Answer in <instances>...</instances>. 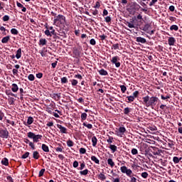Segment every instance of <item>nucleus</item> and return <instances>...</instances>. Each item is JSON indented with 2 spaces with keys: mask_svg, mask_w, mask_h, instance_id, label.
Returning <instances> with one entry per match:
<instances>
[{
  "mask_svg": "<svg viewBox=\"0 0 182 182\" xmlns=\"http://www.w3.org/2000/svg\"><path fill=\"white\" fill-rule=\"evenodd\" d=\"M143 104L146 105V107H153L157 105V102H159V97H149L146 95V97H142Z\"/></svg>",
  "mask_w": 182,
  "mask_h": 182,
  "instance_id": "f257e3e1",
  "label": "nucleus"
},
{
  "mask_svg": "<svg viewBox=\"0 0 182 182\" xmlns=\"http://www.w3.org/2000/svg\"><path fill=\"white\" fill-rule=\"evenodd\" d=\"M120 170L122 173H125L128 177H130V182H137V178L132 176V174H133L132 169H128L126 166H123L121 167Z\"/></svg>",
  "mask_w": 182,
  "mask_h": 182,
  "instance_id": "f03ea898",
  "label": "nucleus"
},
{
  "mask_svg": "<svg viewBox=\"0 0 182 182\" xmlns=\"http://www.w3.org/2000/svg\"><path fill=\"white\" fill-rule=\"evenodd\" d=\"M66 22V17L63 15L59 14L58 16H55L54 18V25L57 26L58 25H62V23H65Z\"/></svg>",
  "mask_w": 182,
  "mask_h": 182,
  "instance_id": "7ed1b4c3",
  "label": "nucleus"
},
{
  "mask_svg": "<svg viewBox=\"0 0 182 182\" xmlns=\"http://www.w3.org/2000/svg\"><path fill=\"white\" fill-rule=\"evenodd\" d=\"M27 136L28 137V139H33V141L34 143H38V141H39V140H42V135L41 134H35V133L33 132H28L27 134Z\"/></svg>",
  "mask_w": 182,
  "mask_h": 182,
  "instance_id": "20e7f679",
  "label": "nucleus"
},
{
  "mask_svg": "<svg viewBox=\"0 0 182 182\" xmlns=\"http://www.w3.org/2000/svg\"><path fill=\"white\" fill-rule=\"evenodd\" d=\"M9 136V132L6 129H1L0 130V136H1L3 139H8V136Z\"/></svg>",
  "mask_w": 182,
  "mask_h": 182,
  "instance_id": "39448f33",
  "label": "nucleus"
},
{
  "mask_svg": "<svg viewBox=\"0 0 182 182\" xmlns=\"http://www.w3.org/2000/svg\"><path fill=\"white\" fill-rule=\"evenodd\" d=\"M119 56H114L111 60L112 63L115 64L116 68H120V62H117V60H119Z\"/></svg>",
  "mask_w": 182,
  "mask_h": 182,
  "instance_id": "423d86ee",
  "label": "nucleus"
},
{
  "mask_svg": "<svg viewBox=\"0 0 182 182\" xmlns=\"http://www.w3.org/2000/svg\"><path fill=\"white\" fill-rule=\"evenodd\" d=\"M58 129H60V133H63L64 134H68V129L66 127L60 125V124H57Z\"/></svg>",
  "mask_w": 182,
  "mask_h": 182,
  "instance_id": "0eeeda50",
  "label": "nucleus"
},
{
  "mask_svg": "<svg viewBox=\"0 0 182 182\" xmlns=\"http://www.w3.org/2000/svg\"><path fill=\"white\" fill-rule=\"evenodd\" d=\"M168 43L169 46H174V44L176 43V38H174V37H169L168 39Z\"/></svg>",
  "mask_w": 182,
  "mask_h": 182,
  "instance_id": "6e6552de",
  "label": "nucleus"
},
{
  "mask_svg": "<svg viewBox=\"0 0 182 182\" xmlns=\"http://www.w3.org/2000/svg\"><path fill=\"white\" fill-rule=\"evenodd\" d=\"M11 90L12 92H14V93H16V92L19 90V87H18V85H16V83H13L11 85Z\"/></svg>",
  "mask_w": 182,
  "mask_h": 182,
  "instance_id": "1a4fd4ad",
  "label": "nucleus"
},
{
  "mask_svg": "<svg viewBox=\"0 0 182 182\" xmlns=\"http://www.w3.org/2000/svg\"><path fill=\"white\" fill-rule=\"evenodd\" d=\"M132 6L133 7L135 11H139L141 6L139 5V4L136 3V1L132 3Z\"/></svg>",
  "mask_w": 182,
  "mask_h": 182,
  "instance_id": "9d476101",
  "label": "nucleus"
},
{
  "mask_svg": "<svg viewBox=\"0 0 182 182\" xmlns=\"http://www.w3.org/2000/svg\"><path fill=\"white\" fill-rule=\"evenodd\" d=\"M21 56H22V49L18 48L16 51V59H21Z\"/></svg>",
  "mask_w": 182,
  "mask_h": 182,
  "instance_id": "9b49d317",
  "label": "nucleus"
},
{
  "mask_svg": "<svg viewBox=\"0 0 182 182\" xmlns=\"http://www.w3.org/2000/svg\"><path fill=\"white\" fill-rule=\"evenodd\" d=\"M98 179L101 180L102 181H105L106 180V175L103 173H100V174L97 175Z\"/></svg>",
  "mask_w": 182,
  "mask_h": 182,
  "instance_id": "f8f14e48",
  "label": "nucleus"
},
{
  "mask_svg": "<svg viewBox=\"0 0 182 182\" xmlns=\"http://www.w3.org/2000/svg\"><path fill=\"white\" fill-rule=\"evenodd\" d=\"M136 42H139L140 43H146L147 41L144 38L137 37Z\"/></svg>",
  "mask_w": 182,
  "mask_h": 182,
  "instance_id": "ddd939ff",
  "label": "nucleus"
},
{
  "mask_svg": "<svg viewBox=\"0 0 182 182\" xmlns=\"http://www.w3.org/2000/svg\"><path fill=\"white\" fill-rule=\"evenodd\" d=\"M47 41H46V38H41L38 43V45L41 46H45V45H46Z\"/></svg>",
  "mask_w": 182,
  "mask_h": 182,
  "instance_id": "4468645a",
  "label": "nucleus"
},
{
  "mask_svg": "<svg viewBox=\"0 0 182 182\" xmlns=\"http://www.w3.org/2000/svg\"><path fill=\"white\" fill-rule=\"evenodd\" d=\"M42 150H43L46 153H49V146H48L46 144H43L41 146Z\"/></svg>",
  "mask_w": 182,
  "mask_h": 182,
  "instance_id": "2eb2a0df",
  "label": "nucleus"
},
{
  "mask_svg": "<svg viewBox=\"0 0 182 182\" xmlns=\"http://www.w3.org/2000/svg\"><path fill=\"white\" fill-rule=\"evenodd\" d=\"M40 157L39 152L38 151H35L33 153V159H35L36 160H38Z\"/></svg>",
  "mask_w": 182,
  "mask_h": 182,
  "instance_id": "dca6fc26",
  "label": "nucleus"
},
{
  "mask_svg": "<svg viewBox=\"0 0 182 182\" xmlns=\"http://www.w3.org/2000/svg\"><path fill=\"white\" fill-rule=\"evenodd\" d=\"M92 143L93 147H96V144H97V138L95 136L92 137Z\"/></svg>",
  "mask_w": 182,
  "mask_h": 182,
  "instance_id": "f3484780",
  "label": "nucleus"
},
{
  "mask_svg": "<svg viewBox=\"0 0 182 182\" xmlns=\"http://www.w3.org/2000/svg\"><path fill=\"white\" fill-rule=\"evenodd\" d=\"M91 160L94 161L96 164H100V161L95 156H91Z\"/></svg>",
  "mask_w": 182,
  "mask_h": 182,
  "instance_id": "a211bd4d",
  "label": "nucleus"
},
{
  "mask_svg": "<svg viewBox=\"0 0 182 182\" xmlns=\"http://www.w3.org/2000/svg\"><path fill=\"white\" fill-rule=\"evenodd\" d=\"M107 164L112 168L114 167V162L113 161V159L110 158L107 159Z\"/></svg>",
  "mask_w": 182,
  "mask_h": 182,
  "instance_id": "6ab92c4d",
  "label": "nucleus"
},
{
  "mask_svg": "<svg viewBox=\"0 0 182 182\" xmlns=\"http://www.w3.org/2000/svg\"><path fill=\"white\" fill-rule=\"evenodd\" d=\"M10 38H11V37H9V36L4 37L1 40L2 43H8Z\"/></svg>",
  "mask_w": 182,
  "mask_h": 182,
  "instance_id": "aec40b11",
  "label": "nucleus"
},
{
  "mask_svg": "<svg viewBox=\"0 0 182 182\" xmlns=\"http://www.w3.org/2000/svg\"><path fill=\"white\" fill-rule=\"evenodd\" d=\"M1 164L3 166H8L9 164V161L6 158H4L1 161Z\"/></svg>",
  "mask_w": 182,
  "mask_h": 182,
  "instance_id": "412c9836",
  "label": "nucleus"
},
{
  "mask_svg": "<svg viewBox=\"0 0 182 182\" xmlns=\"http://www.w3.org/2000/svg\"><path fill=\"white\" fill-rule=\"evenodd\" d=\"M100 75H101L102 76H107L108 73L107 71H106L105 69H101L99 71Z\"/></svg>",
  "mask_w": 182,
  "mask_h": 182,
  "instance_id": "4be33fe9",
  "label": "nucleus"
},
{
  "mask_svg": "<svg viewBox=\"0 0 182 182\" xmlns=\"http://www.w3.org/2000/svg\"><path fill=\"white\" fill-rule=\"evenodd\" d=\"M150 26H151V24L146 23L144 25V28H142V31H144V32H147L149 29L150 28Z\"/></svg>",
  "mask_w": 182,
  "mask_h": 182,
  "instance_id": "5701e85b",
  "label": "nucleus"
},
{
  "mask_svg": "<svg viewBox=\"0 0 182 182\" xmlns=\"http://www.w3.org/2000/svg\"><path fill=\"white\" fill-rule=\"evenodd\" d=\"M180 160H181V157L180 159H178V157L177 156H174L173 158V163H175V164H178V163H180Z\"/></svg>",
  "mask_w": 182,
  "mask_h": 182,
  "instance_id": "b1692460",
  "label": "nucleus"
},
{
  "mask_svg": "<svg viewBox=\"0 0 182 182\" xmlns=\"http://www.w3.org/2000/svg\"><path fill=\"white\" fill-rule=\"evenodd\" d=\"M88 173H89V170L88 169H85L84 171H80V174L81 176H87Z\"/></svg>",
  "mask_w": 182,
  "mask_h": 182,
  "instance_id": "393cba45",
  "label": "nucleus"
},
{
  "mask_svg": "<svg viewBox=\"0 0 182 182\" xmlns=\"http://www.w3.org/2000/svg\"><path fill=\"white\" fill-rule=\"evenodd\" d=\"M109 149L112 151L113 153L117 151V146L116 145H109Z\"/></svg>",
  "mask_w": 182,
  "mask_h": 182,
  "instance_id": "a878e982",
  "label": "nucleus"
},
{
  "mask_svg": "<svg viewBox=\"0 0 182 182\" xmlns=\"http://www.w3.org/2000/svg\"><path fill=\"white\" fill-rule=\"evenodd\" d=\"M170 31H178V26L177 25L171 26Z\"/></svg>",
  "mask_w": 182,
  "mask_h": 182,
  "instance_id": "bb28decb",
  "label": "nucleus"
},
{
  "mask_svg": "<svg viewBox=\"0 0 182 182\" xmlns=\"http://www.w3.org/2000/svg\"><path fill=\"white\" fill-rule=\"evenodd\" d=\"M6 95H7V96H13L14 97H16V95L14 94L12 92H11V90L6 91Z\"/></svg>",
  "mask_w": 182,
  "mask_h": 182,
  "instance_id": "cd10ccee",
  "label": "nucleus"
},
{
  "mask_svg": "<svg viewBox=\"0 0 182 182\" xmlns=\"http://www.w3.org/2000/svg\"><path fill=\"white\" fill-rule=\"evenodd\" d=\"M32 123H33V117H28L27 119V124H32Z\"/></svg>",
  "mask_w": 182,
  "mask_h": 182,
  "instance_id": "c85d7f7f",
  "label": "nucleus"
},
{
  "mask_svg": "<svg viewBox=\"0 0 182 182\" xmlns=\"http://www.w3.org/2000/svg\"><path fill=\"white\" fill-rule=\"evenodd\" d=\"M119 133H122V134H124L126 132V128L124 127H120L119 128Z\"/></svg>",
  "mask_w": 182,
  "mask_h": 182,
  "instance_id": "c756f323",
  "label": "nucleus"
},
{
  "mask_svg": "<svg viewBox=\"0 0 182 182\" xmlns=\"http://www.w3.org/2000/svg\"><path fill=\"white\" fill-rule=\"evenodd\" d=\"M83 126H85V127H87V129H92V127H93L92 124H87L86 122L83 123Z\"/></svg>",
  "mask_w": 182,
  "mask_h": 182,
  "instance_id": "7c9ffc66",
  "label": "nucleus"
},
{
  "mask_svg": "<svg viewBox=\"0 0 182 182\" xmlns=\"http://www.w3.org/2000/svg\"><path fill=\"white\" fill-rule=\"evenodd\" d=\"M28 80H31V82H33V80H35V75H33V74H30L28 76Z\"/></svg>",
  "mask_w": 182,
  "mask_h": 182,
  "instance_id": "2f4dec72",
  "label": "nucleus"
},
{
  "mask_svg": "<svg viewBox=\"0 0 182 182\" xmlns=\"http://www.w3.org/2000/svg\"><path fill=\"white\" fill-rule=\"evenodd\" d=\"M67 146H68V147H73V141L70 139L67 141Z\"/></svg>",
  "mask_w": 182,
  "mask_h": 182,
  "instance_id": "473e14b6",
  "label": "nucleus"
},
{
  "mask_svg": "<svg viewBox=\"0 0 182 182\" xmlns=\"http://www.w3.org/2000/svg\"><path fill=\"white\" fill-rule=\"evenodd\" d=\"M11 33H12V35H18L19 33L18 30H16V28H12L11 30Z\"/></svg>",
  "mask_w": 182,
  "mask_h": 182,
  "instance_id": "72a5a7b5",
  "label": "nucleus"
},
{
  "mask_svg": "<svg viewBox=\"0 0 182 182\" xmlns=\"http://www.w3.org/2000/svg\"><path fill=\"white\" fill-rule=\"evenodd\" d=\"M9 105H15V99L14 97L9 98Z\"/></svg>",
  "mask_w": 182,
  "mask_h": 182,
  "instance_id": "f704fd0d",
  "label": "nucleus"
},
{
  "mask_svg": "<svg viewBox=\"0 0 182 182\" xmlns=\"http://www.w3.org/2000/svg\"><path fill=\"white\" fill-rule=\"evenodd\" d=\"M120 89L122 93H126V90H127V87H126L124 85H120Z\"/></svg>",
  "mask_w": 182,
  "mask_h": 182,
  "instance_id": "c9c22d12",
  "label": "nucleus"
},
{
  "mask_svg": "<svg viewBox=\"0 0 182 182\" xmlns=\"http://www.w3.org/2000/svg\"><path fill=\"white\" fill-rule=\"evenodd\" d=\"M87 118V114H86L85 112L81 114V119L86 120Z\"/></svg>",
  "mask_w": 182,
  "mask_h": 182,
  "instance_id": "e433bc0d",
  "label": "nucleus"
},
{
  "mask_svg": "<svg viewBox=\"0 0 182 182\" xmlns=\"http://www.w3.org/2000/svg\"><path fill=\"white\" fill-rule=\"evenodd\" d=\"M141 176L143 178H147L149 177V173L147 172H143Z\"/></svg>",
  "mask_w": 182,
  "mask_h": 182,
  "instance_id": "4c0bfd02",
  "label": "nucleus"
},
{
  "mask_svg": "<svg viewBox=\"0 0 182 182\" xmlns=\"http://www.w3.org/2000/svg\"><path fill=\"white\" fill-rule=\"evenodd\" d=\"M129 112H130V108H129V107L124 108V114L129 115Z\"/></svg>",
  "mask_w": 182,
  "mask_h": 182,
  "instance_id": "58836bf2",
  "label": "nucleus"
},
{
  "mask_svg": "<svg viewBox=\"0 0 182 182\" xmlns=\"http://www.w3.org/2000/svg\"><path fill=\"white\" fill-rule=\"evenodd\" d=\"M127 25L128 27H129L131 28H136V26H134V24L133 23H131V22H129V21L127 22Z\"/></svg>",
  "mask_w": 182,
  "mask_h": 182,
  "instance_id": "ea45409f",
  "label": "nucleus"
},
{
  "mask_svg": "<svg viewBox=\"0 0 182 182\" xmlns=\"http://www.w3.org/2000/svg\"><path fill=\"white\" fill-rule=\"evenodd\" d=\"M127 100H129L128 102H134V96H128L127 97Z\"/></svg>",
  "mask_w": 182,
  "mask_h": 182,
  "instance_id": "a19ab883",
  "label": "nucleus"
},
{
  "mask_svg": "<svg viewBox=\"0 0 182 182\" xmlns=\"http://www.w3.org/2000/svg\"><path fill=\"white\" fill-rule=\"evenodd\" d=\"M105 22H107V23H109V22H112V17L111 16H107L105 18Z\"/></svg>",
  "mask_w": 182,
  "mask_h": 182,
  "instance_id": "79ce46f5",
  "label": "nucleus"
},
{
  "mask_svg": "<svg viewBox=\"0 0 182 182\" xmlns=\"http://www.w3.org/2000/svg\"><path fill=\"white\" fill-rule=\"evenodd\" d=\"M71 84H72V86H77V80H72Z\"/></svg>",
  "mask_w": 182,
  "mask_h": 182,
  "instance_id": "37998d69",
  "label": "nucleus"
},
{
  "mask_svg": "<svg viewBox=\"0 0 182 182\" xmlns=\"http://www.w3.org/2000/svg\"><path fill=\"white\" fill-rule=\"evenodd\" d=\"M44 173H45V168H42V169L39 171L38 176L42 177Z\"/></svg>",
  "mask_w": 182,
  "mask_h": 182,
  "instance_id": "c03bdc74",
  "label": "nucleus"
},
{
  "mask_svg": "<svg viewBox=\"0 0 182 182\" xmlns=\"http://www.w3.org/2000/svg\"><path fill=\"white\" fill-rule=\"evenodd\" d=\"M61 83H68V77H63L61 78Z\"/></svg>",
  "mask_w": 182,
  "mask_h": 182,
  "instance_id": "a18cd8bd",
  "label": "nucleus"
},
{
  "mask_svg": "<svg viewBox=\"0 0 182 182\" xmlns=\"http://www.w3.org/2000/svg\"><path fill=\"white\" fill-rule=\"evenodd\" d=\"M80 154H86V149H85V148H80Z\"/></svg>",
  "mask_w": 182,
  "mask_h": 182,
  "instance_id": "49530a36",
  "label": "nucleus"
},
{
  "mask_svg": "<svg viewBox=\"0 0 182 182\" xmlns=\"http://www.w3.org/2000/svg\"><path fill=\"white\" fill-rule=\"evenodd\" d=\"M29 157V152H26L24 154L22 155V159H28Z\"/></svg>",
  "mask_w": 182,
  "mask_h": 182,
  "instance_id": "de8ad7c7",
  "label": "nucleus"
},
{
  "mask_svg": "<svg viewBox=\"0 0 182 182\" xmlns=\"http://www.w3.org/2000/svg\"><path fill=\"white\" fill-rule=\"evenodd\" d=\"M107 143H113V136H109V138L107 139Z\"/></svg>",
  "mask_w": 182,
  "mask_h": 182,
  "instance_id": "09e8293b",
  "label": "nucleus"
},
{
  "mask_svg": "<svg viewBox=\"0 0 182 182\" xmlns=\"http://www.w3.org/2000/svg\"><path fill=\"white\" fill-rule=\"evenodd\" d=\"M73 166L74 168H76L78 167V166H79V162H77V161H75L73 162Z\"/></svg>",
  "mask_w": 182,
  "mask_h": 182,
  "instance_id": "8fccbe9b",
  "label": "nucleus"
},
{
  "mask_svg": "<svg viewBox=\"0 0 182 182\" xmlns=\"http://www.w3.org/2000/svg\"><path fill=\"white\" fill-rule=\"evenodd\" d=\"M43 76V74L42 73H38V74H36V77H38V79H42Z\"/></svg>",
  "mask_w": 182,
  "mask_h": 182,
  "instance_id": "3c124183",
  "label": "nucleus"
},
{
  "mask_svg": "<svg viewBox=\"0 0 182 182\" xmlns=\"http://www.w3.org/2000/svg\"><path fill=\"white\" fill-rule=\"evenodd\" d=\"M6 123H9V124H11V126H15V122H14V121H11L9 119H7Z\"/></svg>",
  "mask_w": 182,
  "mask_h": 182,
  "instance_id": "603ef678",
  "label": "nucleus"
},
{
  "mask_svg": "<svg viewBox=\"0 0 182 182\" xmlns=\"http://www.w3.org/2000/svg\"><path fill=\"white\" fill-rule=\"evenodd\" d=\"M3 21H4V22H6V21H9V16H4V17H3Z\"/></svg>",
  "mask_w": 182,
  "mask_h": 182,
  "instance_id": "864d4df0",
  "label": "nucleus"
},
{
  "mask_svg": "<svg viewBox=\"0 0 182 182\" xmlns=\"http://www.w3.org/2000/svg\"><path fill=\"white\" fill-rule=\"evenodd\" d=\"M137 153H139V151H137L136 149H132V154L136 155V154H137Z\"/></svg>",
  "mask_w": 182,
  "mask_h": 182,
  "instance_id": "5fc2aeb1",
  "label": "nucleus"
},
{
  "mask_svg": "<svg viewBox=\"0 0 182 182\" xmlns=\"http://www.w3.org/2000/svg\"><path fill=\"white\" fill-rule=\"evenodd\" d=\"M45 35H46L47 36H52V34H50V31H49V29H47L45 31Z\"/></svg>",
  "mask_w": 182,
  "mask_h": 182,
  "instance_id": "6e6d98bb",
  "label": "nucleus"
},
{
  "mask_svg": "<svg viewBox=\"0 0 182 182\" xmlns=\"http://www.w3.org/2000/svg\"><path fill=\"white\" fill-rule=\"evenodd\" d=\"M176 20L177 18L176 17L169 16V21H171V22H176Z\"/></svg>",
  "mask_w": 182,
  "mask_h": 182,
  "instance_id": "4d7b16f0",
  "label": "nucleus"
},
{
  "mask_svg": "<svg viewBox=\"0 0 182 182\" xmlns=\"http://www.w3.org/2000/svg\"><path fill=\"white\" fill-rule=\"evenodd\" d=\"M158 1V0H151V1L149 3V6H153L154 4H156Z\"/></svg>",
  "mask_w": 182,
  "mask_h": 182,
  "instance_id": "13d9d810",
  "label": "nucleus"
},
{
  "mask_svg": "<svg viewBox=\"0 0 182 182\" xmlns=\"http://www.w3.org/2000/svg\"><path fill=\"white\" fill-rule=\"evenodd\" d=\"M90 45H96V41L94 39V38H92L90 41Z\"/></svg>",
  "mask_w": 182,
  "mask_h": 182,
  "instance_id": "bf43d9fd",
  "label": "nucleus"
},
{
  "mask_svg": "<svg viewBox=\"0 0 182 182\" xmlns=\"http://www.w3.org/2000/svg\"><path fill=\"white\" fill-rule=\"evenodd\" d=\"M161 98L162 99V100H166V99H170V96L166 95V97H164V95H161Z\"/></svg>",
  "mask_w": 182,
  "mask_h": 182,
  "instance_id": "052dcab7",
  "label": "nucleus"
},
{
  "mask_svg": "<svg viewBox=\"0 0 182 182\" xmlns=\"http://www.w3.org/2000/svg\"><path fill=\"white\" fill-rule=\"evenodd\" d=\"M139 91H135L134 93H133V97L136 99V97H137L139 96Z\"/></svg>",
  "mask_w": 182,
  "mask_h": 182,
  "instance_id": "680f3d73",
  "label": "nucleus"
},
{
  "mask_svg": "<svg viewBox=\"0 0 182 182\" xmlns=\"http://www.w3.org/2000/svg\"><path fill=\"white\" fill-rule=\"evenodd\" d=\"M85 167H86V165L85 164V162H83L80 164V170H83Z\"/></svg>",
  "mask_w": 182,
  "mask_h": 182,
  "instance_id": "e2e57ef3",
  "label": "nucleus"
},
{
  "mask_svg": "<svg viewBox=\"0 0 182 182\" xmlns=\"http://www.w3.org/2000/svg\"><path fill=\"white\" fill-rule=\"evenodd\" d=\"M6 179L9 182H14V179L12 178V176H7Z\"/></svg>",
  "mask_w": 182,
  "mask_h": 182,
  "instance_id": "0e129e2a",
  "label": "nucleus"
},
{
  "mask_svg": "<svg viewBox=\"0 0 182 182\" xmlns=\"http://www.w3.org/2000/svg\"><path fill=\"white\" fill-rule=\"evenodd\" d=\"M53 97H57V99H60V93L53 94Z\"/></svg>",
  "mask_w": 182,
  "mask_h": 182,
  "instance_id": "69168bd1",
  "label": "nucleus"
},
{
  "mask_svg": "<svg viewBox=\"0 0 182 182\" xmlns=\"http://www.w3.org/2000/svg\"><path fill=\"white\" fill-rule=\"evenodd\" d=\"M112 46L114 50H116L117 49H119V43L114 44Z\"/></svg>",
  "mask_w": 182,
  "mask_h": 182,
  "instance_id": "338daca9",
  "label": "nucleus"
},
{
  "mask_svg": "<svg viewBox=\"0 0 182 182\" xmlns=\"http://www.w3.org/2000/svg\"><path fill=\"white\" fill-rule=\"evenodd\" d=\"M95 8H100V2L96 1Z\"/></svg>",
  "mask_w": 182,
  "mask_h": 182,
  "instance_id": "774afa93",
  "label": "nucleus"
}]
</instances>
